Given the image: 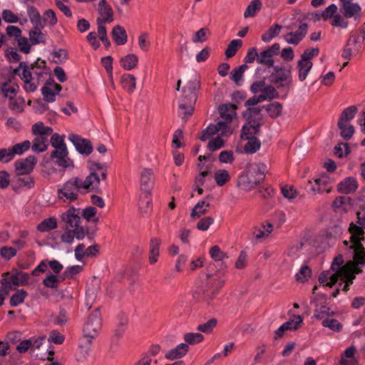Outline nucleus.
Returning <instances> with one entry per match:
<instances>
[{
  "label": "nucleus",
  "instance_id": "obj_1",
  "mask_svg": "<svg viewBox=\"0 0 365 365\" xmlns=\"http://www.w3.org/2000/svg\"><path fill=\"white\" fill-rule=\"evenodd\" d=\"M61 221L63 224V232L60 236L62 243L71 245L74 239L82 240L86 236L93 240L96 236L97 228L90 230L81 225L80 208L70 207L61 215Z\"/></svg>",
  "mask_w": 365,
  "mask_h": 365
},
{
  "label": "nucleus",
  "instance_id": "obj_2",
  "mask_svg": "<svg viewBox=\"0 0 365 365\" xmlns=\"http://www.w3.org/2000/svg\"><path fill=\"white\" fill-rule=\"evenodd\" d=\"M267 166L263 163L248 164L245 171L237 179V187L248 192L255 188L265 178Z\"/></svg>",
  "mask_w": 365,
  "mask_h": 365
},
{
  "label": "nucleus",
  "instance_id": "obj_3",
  "mask_svg": "<svg viewBox=\"0 0 365 365\" xmlns=\"http://www.w3.org/2000/svg\"><path fill=\"white\" fill-rule=\"evenodd\" d=\"M224 284V279L208 274L205 284L202 287L197 288L193 292L192 297L198 302L210 304Z\"/></svg>",
  "mask_w": 365,
  "mask_h": 365
},
{
  "label": "nucleus",
  "instance_id": "obj_4",
  "mask_svg": "<svg viewBox=\"0 0 365 365\" xmlns=\"http://www.w3.org/2000/svg\"><path fill=\"white\" fill-rule=\"evenodd\" d=\"M102 322L98 309H96L87 318L83 327V336L89 343L95 339L101 330Z\"/></svg>",
  "mask_w": 365,
  "mask_h": 365
},
{
  "label": "nucleus",
  "instance_id": "obj_5",
  "mask_svg": "<svg viewBox=\"0 0 365 365\" xmlns=\"http://www.w3.org/2000/svg\"><path fill=\"white\" fill-rule=\"evenodd\" d=\"M79 182L80 178L77 177L66 181L61 188L58 189V197L65 202L76 200L78 197V192L83 189Z\"/></svg>",
  "mask_w": 365,
  "mask_h": 365
},
{
  "label": "nucleus",
  "instance_id": "obj_6",
  "mask_svg": "<svg viewBox=\"0 0 365 365\" xmlns=\"http://www.w3.org/2000/svg\"><path fill=\"white\" fill-rule=\"evenodd\" d=\"M200 88V79L197 75H190L187 77V81L182 88V97L184 100L190 101L188 109L192 110V104H195L197 99V93Z\"/></svg>",
  "mask_w": 365,
  "mask_h": 365
},
{
  "label": "nucleus",
  "instance_id": "obj_7",
  "mask_svg": "<svg viewBox=\"0 0 365 365\" xmlns=\"http://www.w3.org/2000/svg\"><path fill=\"white\" fill-rule=\"evenodd\" d=\"M280 44L278 43H275L273 45L266 48L264 50L259 53L257 63L264 66L267 68L274 67V56L279 55L280 52Z\"/></svg>",
  "mask_w": 365,
  "mask_h": 365
},
{
  "label": "nucleus",
  "instance_id": "obj_8",
  "mask_svg": "<svg viewBox=\"0 0 365 365\" xmlns=\"http://www.w3.org/2000/svg\"><path fill=\"white\" fill-rule=\"evenodd\" d=\"M219 133L222 136H228L232 133V128L230 125H227L225 123L217 121L216 124H210L207 126L200 136V139L205 141L212 135Z\"/></svg>",
  "mask_w": 365,
  "mask_h": 365
},
{
  "label": "nucleus",
  "instance_id": "obj_9",
  "mask_svg": "<svg viewBox=\"0 0 365 365\" xmlns=\"http://www.w3.org/2000/svg\"><path fill=\"white\" fill-rule=\"evenodd\" d=\"M51 158L56 159V163L59 167L63 168L73 167V160L68 158V152L66 146L54 149L51 153Z\"/></svg>",
  "mask_w": 365,
  "mask_h": 365
},
{
  "label": "nucleus",
  "instance_id": "obj_10",
  "mask_svg": "<svg viewBox=\"0 0 365 365\" xmlns=\"http://www.w3.org/2000/svg\"><path fill=\"white\" fill-rule=\"evenodd\" d=\"M36 163L37 158L34 155H29L25 159H21L16 161L14 163V166L16 175H29L33 171Z\"/></svg>",
  "mask_w": 365,
  "mask_h": 365
},
{
  "label": "nucleus",
  "instance_id": "obj_11",
  "mask_svg": "<svg viewBox=\"0 0 365 365\" xmlns=\"http://www.w3.org/2000/svg\"><path fill=\"white\" fill-rule=\"evenodd\" d=\"M139 182L140 190L150 194L155 185L154 171L151 168H143L140 173Z\"/></svg>",
  "mask_w": 365,
  "mask_h": 365
},
{
  "label": "nucleus",
  "instance_id": "obj_12",
  "mask_svg": "<svg viewBox=\"0 0 365 365\" xmlns=\"http://www.w3.org/2000/svg\"><path fill=\"white\" fill-rule=\"evenodd\" d=\"M341 4V12L345 18H354L355 19L361 17V7L354 0H339Z\"/></svg>",
  "mask_w": 365,
  "mask_h": 365
},
{
  "label": "nucleus",
  "instance_id": "obj_13",
  "mask_svg": "<svg viewBox=\"0 0 365 365\" xmlns=\"http://www.w3.org/2000/svg\"><path fill=\"white\" fill-rule=\"evenodd\" d=\"M274 73L270 76L271 81L279 83L280 86H288L291 83V68L286 69L278 66L273 67Z\"/></svg>",
  "mask_w": 365,
  "mask_h": 365
},
{
  "label": "nucleus",
  "instance_id": "obj_14",
  "mask_svg": "<svg viewBox=\"0 0 365 365\" xmlns=\"http://www.w3.org/2000/svg\"><path fill=\"white\" fill-rule=\"evenodd\" d=\"M68 139L73 143L76 149L82 155H89L93 151L91 141L76 134H71Z\"/></svg>",
  "mask_w": 365,
  "mask_h": 365
},
{
  "label": "nucleus",
  "instance_id": "obj_15",
  "mask_svg": "<svg viewBox=\"0 0 365 365\" xmlns=\"http://www.w3.org/2000/svg\"><path fill=\"white\" fill-rule=\"evenodd\" d=\"M308 24L301 23L297 31H290L284 36V40L289 44L297 45L306 36L308 31Z\"/></svg>",
  "mask_w": 365,
  "mask_h": 365
},
{
  "label": "nucleus",
  "instance_id": "obj_16",
  "mask_svg": "<svg viewBox=\"0 0 365 365\" xmlns=\"http://www.w3.org/2000/svg\"><path fill=\"white\" fill-rule=\"evenodd\" d=\"M262 124L259 120L247 121L241 131L240 137L242 140L255 138L256 135L260 133V127Z\"/></svg>",
  "mask_w": 365,
  "mask_h": 365
},
{
  "label": "nucleus",
  "instance_id": "obj_17",
  "mask_svg": "<svg viewBox=\"0 0 365 365\" xmlns=\"http://www.w3.org/2000/svg\"><path fill=\"white\" fill-rule=\"evenodd\" d=\"M236 108L237 106L234 104H222L219 106L218 110L222 120L218 121L224 123L227 125H230V123L236 117Z\"/></svg>",
  "mask_w": 365,
  "mask_h": 365
},
{
  "label": "nucleus",
  "instance_id": "obj_18",
  "mask_svg": "<svg viewBox=\"0 0 365 365\" xmlns=\"http://www.w3.org/2000/svg\"><path fill=\"white\" fill-rule=\"evenodd\" d=\"M98 13L101 20L103 23H110L113 21V12L112 8L107 4L106 0H101L98 3Z\"/></svg>",
  "mask_w": 365,
  "mask_h": 365
},
{
  "label": "nucleus",
  "instance_id": "obj_19",
  "mask_svg": "<svg viewBox=\"0 0 365 365\" xmlns=\"http://www.w3.org/2000/svg\"><path fill=\"white\" fill-rule=\"evenodd\" d=\"M20 78L24 82L23 88L27 93H33L36 91L40 85L38 80L36 78V76H33L32 72L26 75H21Z\"/></svg>",
  "mask_w": 365,
  "mask_h": 365
},
{
  "label": "nucleus",
  "instance_id": "obj_20",
  "mask_svg": "<svg viewBox=\"0 0 365 365\" xmlns=\"http://www.w3.org/2000/svg\"><path fill=\"white\" fill-rule=\"evenodd\" d=\"M189 351V346L187 344L181 343L175 348L169 350L165 357L169 360H175L183 357Z\"/></svg>",
  "mask_w": 365,
  "mask_h": 365
},
{
  "label": "nucleus",
  "instance_id": "obj_21",
  "mask_svg": "<svg viewBox=\"0 0 365 365\" xmlns=\"http://www.w3.org/2000/svg\"><path fill=\"white\" fill-rule=\"evenodd\" d=\"M357 187L356 180L353 178L349 177L338 185L337 190L339 192L350 194L355 192Z\"/></svg>",
  "mask_w": 365,
  "mask_h": 365
},
{
  "label": "nucleus",
  "instance_id": "obj_22",
  "mask_svg": "<svg viewBox=\"0 0 365 365\" xmlns=\"http://www.w3.org/2000/svg\"><path fill=\"white\" fill-rule=\"evenodd\" d=\"M11 80L10 78L4 81L0 84V90L4 97L13 100L14 97L17 93L19 86L17 84L11 85Z\"/></svg>",
  "mask_w": 365,
  "mask_h": 365
},
{
  "label": "nucleus",
  "instance_id": "obj_23",
  "mask_svg": "<svg viewBox=\"0 0 365 365\" xmlns=\"http://www.w3.org/2000/svg\"><path fill=\"white\" fill-rule=\"evenodd\" d=\"M364 227L360 225H357L354 222L350 223L349 227V232L351 234L350 242L351 244L361 243V240H364Z\"/></svg>",
  "mask_w": 365,
  "mask_h": 365
},
{
  "label": "nucleus",
  "instance_id": "obj_24",
  "mask_svg": "<svg viewBox=\"0 0 365 365\" xmlns=\"http://www.w3.org/2000/svg\"><path fill=\"white\" fill-rule=\"evenodd\" d=\"M161 240L159 238L153 237L150 241V250H149V262L155 264L157 262L160 255V246Z\"/></svg>",
  "mask_w": 365,
  "mask_h": 365
},
{
  "label": "nucleus",
  "instance_id": "obj_25",
  "mask_svg": "<svg viewBox=\"0 0 365 365\" xmlns=\"http://www.w3.org/2000/svg\"><path fill=\"white\" fill-rule=\"evenodd\" d=\"M349 248L354 250L353 262L365 265V248L362 243L351 244Z\"/></svg>",
  "mask_w": 365,
  "mask_h": 365
},
{
  "label": "nucleus",
  "instance_id": "obj_26",
  "mask_svg": "<svg viewBox=\"0 0 365 365\" xmlns=\"http://www.w3.org/2000/svg\"><path fill=\"white\" fill-rule=\"evenodd\" d=\"M79 184L83 190L95 188L100 184V178L96 172H91L84 180L80 178Z\"/></svg>",
  "mask_w": 365,
  "mask_h": 365
},
{
  "label": "nucleus",
  "instance_id": "obj_27",
  "mask_svg": "<svg viewBox=\"0 0 365 365\" xmlns=\"http://www.w3.org/2000/svg\"><path fill=\"white\" fill-rule=\"evenodd\" d=\"M111 34L115 43L117 45H124L127 42L128 36L125 29L123 26L120 25L115 26L113 28Z\"/></svg>",
  "mask_w": 365,
  "mask_h": 365
},
{
  "label": "nucleus",
  "instance_id": "obj_28",
  "mask_svg": "<svg viewBox=\"0 0 365 365\" xmlns=\"http://www.w3.org/2000/svg\"><path fill=\"white\" fill-rule=\"evenodd\" d=\"M356 111L357 108L354 106L345 108L339 117L337 126L341 127L343 124L349 123V122L354 118Z\"/></svg>",
  "mask_w": 365,
  "mask_h": 365
},
{
  "label": "nucleus",
  "instance_id": "obj_29",
  "mask_svg": "<svg viewBox=\"0 0 365 365\" xmlns=\"http://www.w3.org/2000/svg\"><path fill=\"white\" fill-rule=\"evenodd\" d=\"M120 83L129 93H132L136 88V79L132 74H123L120 78Z\"/></svg>",
  "mask_w": 365,
  "mask_h": 365
},
{
  "label": "nucleus",
  "instance_id": "obj_30",
  "mask_svg": "<svg viewBox=\"0 0 365 365\" xmlns=\"http://www.w3.org/2000/svg\"><path fill=\"white\" fill-rule=\"evenodd\" d=\"M121 66L126 71L135 68L138 63V58L135 54L130 53L120 60Z\"/></svg>",
  "mask_w": 365,
  "mask_h": 365
},
{
  "label": "nucleus",
  "instance_id": "obj_31",
  "mask_svg": "<svg viewBox=\"0 0 365 365\" xmlns=\"http://www.w3.org/2000/svg\"><path fill=\"white\" fill-rule=\"evenodd\" d=\"M41 29L42 28L39 26H34L29 31V41L32 45L45 43L46 38L44 34L41 32Z\"/></svg>",
  "mask_w": 365,
  "mask_h": 365
},
{
  "label": "nucleus",
  "instance_id": "obj_32",
  "mask_svg": "<svg viewBox=\"0 0 365 365\" xmlns=\"http://www.w3.org/2000/svg\"><path fill=\"white\" fill-rule=\"evenodd\" d=\"M48 138L44 136L37 135L33 140L31 149L34 152L41 153L47 150L48 143Z\"/></svg>",
  "mask_w": 365,
  "mask_h": 365
},
{
  "label": "nucleus",
  "instance_id": "obj_33",
  "mask_svg": "<svg viewBox=\"0 0 365 365\" xmlns=\"http://www.w3.org/2000/svg\"><path fill=\"white\" fill-rule=\"evenodd\" d=\"M210 203L204 200L198 202L191 211L190 216L192 219L200 217L202 215L207 212Z\"/></svg>",
  "mask_w": 365,
  "mask_h": 365
},
{
  "label": "nucleus",
  "instance_id": "obj_34",
  "mask_svg": "<svg viewBox=\"0 0 365 365\" xmlns=\"http://www.w3.org/2000/svg\"><path fill=\"white\" fill-rule=\"evenodd\" d=\"M57 220L54 217L46 218L37 225V230L41 232H49L57 227Z\"/></svg>",
  "mask_w": 365,
  "mask_h": 365
},
{
  "label": "nucleus",
  "instance_id": "obj_35",
  "mask_svg": "<svg viewBox=\"0 0 365 365\" xmlns=\"http://www.w3.org/2000/svg\"><path fill=\"white\" fill-rule=\"evenodd\" d=\"M262 0H252L247 6L244 12V18L254 17L261 10Z\"/></svg>",
  "mask_w": 365,
  "mask_h": 365
},
{
  "label": "nucleus",
  "instance_id": "obj_36",
  "mask_svg": "<svg viewBox=\"0 0 365 365\" xmlns=\"http://www.w3.org/2000/svg\"><path fill=\"white\" fill-rule=\"evenodd\" d=\"M27 13L31 22L34 24V26H39L43 28L44 24L42 21L41 14L36 8L33 6H29Z\"/></svg>",
  "mask_w": 365,
  "mask_h": 365
},
{
  "label": "nucleus",
  "instance_id": "obj_37",
  "mask_svg": "<svg viewBox=\"0 0 365 365\" xmlns=\"http://www.w3.org/2000/svg\"><path fill=\"white\" fill-rule=\"evenodd\" d=\"M32 133L36 136L49 137L52 135L53 129L51 127L44 126L43 123H36L32 125Z\"/></svg>",
  "mask_w": 365,
  "mask_h": 365
},
{
  "label": "nucleus",
  "instance_id": "obj_38",
  "mask_svg": "<svg viewBox=\"0 0 365 365\" xmlns=\"http://www.w3.org/2000/svg\"><path fill=\"white\" fill-rule=\"evenodd\" d=\"M360 264L353 262H348L344 266L341 267V272L343 277H346L351 274L354 275L355 274H359L362 272L361 269L358 266Z\"/></svg>",
  "mask_w": 365,
  "mask_h": 365
},
{
  "label": "nucleus",
  "instance_id": "obj_39",
  "mask_svg": "<svg viewBox=\"0 0 365 365\" xmlns=\"http://www.w3.org/2000/svg\"><path fill=\"white\" fill-rule=\"evenodd\" d=\"M269 117L276 118L282 115V105L277 101L264 106Z\"/></svg>",
  "mask_w": 365,
  "mask_h": 365
},
{
  "label": "nucleus",
  "instance_id": "obj_40",
  "mask_svg": "<svg viewBox=\"0 0 365 365\" xmlns=\"http://www.w3.org/2000/svg\"><path fill=\"white\" fill-rule=\"evenodd\" d=\"M312 66V63L304 62L301 60L298 61L297 68L298 69L299 79L300 81H304L306 79Z\"/></svg>",
  "mask_w": 365,
  "mask_h": 365
},
{
  "label": "nucleus",
  "instance_id": "obj_41",
  "mask_svg": "<svg viewBox=\"0 0 365 365\" xmlns=\"http://www.w3.org/2000/svg\"><path fill=\"white\" fill-rule=\"evenodd\" d=\"M190 103V101L187 100H184L183 98H181L178 109H179V115H180L182 118H185V120L192 115L193 111H194V106L195 104H192V110H190L188 109V106Z\"/></svg>",
  "mask_w": 365,
  "mask_h": 365
},
{
  "label": "nucleus",
  "instance_id": "obj_42",
  "mask_svg": "<svg viewBox=\"0 0 365 365\" xmlns=\"http://www.w3.org/2000/svg\"><path fill=\"white\" fill-rule=\"evenodd\" d=\"M259 96L262 98V100L263 101L267 100L271 101L274 98H278L279 93L273 86L266 85Z\"/></svg>",
  "mask_w": 365,
  "mask_h": 365
},
{
  "label": "nucleus",
  "instance_id": "obj_43",
  "mask_svg": "<svg viewBox=\"0 0 365 365\" xmlns=\"http://www.w3.org/2000/svg\"><path fill=\"white\" fill-rule=\"evenodd\" d=\"M31 147V143L29 140H25L21 143H17L14 145L12 148H9L10 151V155L11 160L14 158L16 154L21 155L25 151L28 150Z\"/></svg>",
  "mask_w": 365,
  "mask_h": 365
},
{
  "label": "nucleus",
  "instance_id": "obj_44",
  "mask_svg": "<svg viewBox=\"0 0 365 365\" xmlns=\"http://www.w3.org/2000/svg\"><path fill=\"white\" fill-rule=\"evenodd\" d=\"M282 26L279 24H274V26L270 27L262 36V40L264 43H269L272 41V39L276 36H277L282 29Z\"/></svg>",
  "mask_w": 365,
  "mask_h": 365
},
{
  "label": "nucleus",
  "instance_id": "obj_45",
  "mask_svg": "<svg viewBox=\"0 0 365 365\" xmlns=\"http://www.w3.org/2000/svg\"><path fill=\"white\" fill-rule=\"evenodd\" d=\"M91 343H89L88 341L85 344H79L76 354L78 361H83L88 358L91 351Z\"/></svg>",
  "mask_w": 365,
  "mask_h": 365
},
{
  "label": "nucleus",
  "instance_id": "obj_46",
  "mask_svg": "<svg viewBox=\"0 0 365 365\" xmlns=\"http://www.w3.org/2000/svg\"><path fill=\"white\" fill-rule=\"evenodd\" d=\"M242 46V41L240 39L232 40L227 46L225 55L227 58H232L237 50Z\"/></svg>",
  "mask_w": 365,
  "mask_h": 365
},
{
  "label": "nucleus",
  "instance_id": "obj_47",
  "mask_svg": "<svg viewBox=\"0 0 365 365\" xmlns=\"http://www.w3.org/2000/svg\"><path fill=\"white\" fill-rule=\"evenodd\" d=\"M334 314V312L331 311L329 307L325 305H322L320 307L314 309V317L323 321L324 319H328V317Z\"/></svg>",
  "mask_w": 365,
  "mask_h": 365
},
{
  "label": "nucleus",
  "instance_id": "obj_48",
  "mask_svg": "<svg viewBox=\"0 0 365 365\" xmlns=\"http://www.w3.org/2000/svg\"><path fill=\"white\" fill-rule=\"evenodd\" d=\"M246 140H247V143L244 146L245 153L252 154L259 150L261 142L257 138L247 139Z\"/></svg>",
  "mask_w": 365,
  "mask_h": 365
},
{
  "label": "nucleus",
  "instance_id": "obj_49",
  "mask_svg": "<svg viewBox=\"0 0 365 365\" xmlns=\"http://www.w3.org/2000/svg\"><path fill=\"white\" fill-rule=\"evenodd\" d=\"M247 68V66L246 64H242L234 68L230 73V79L233 81L237 85H238L239 82L241 81L242 78L243 73H245Z\"/></svg>",
  "mask_w": 365,
  "mask_h": 365
},
{
  "label": "nucleus",
  "instance_id": "obj_50",
  "mask_svg": "<svg viewBox=\"0 0 365 365\" xmlns=\"http://www.w3.org/2000/svg\"><path fill=\"white\" fill-rule=\"evenodd\" d=\"M262 108L263 107L260 106L248 108L247 110L244 112L243 116L247 118V121L259 120L260 122L261 118L256 119L255 117L261 113Z\"/></svg>",
  "mask_w": 365,
  "mask_h": 365
},
{
  "label": "nucleus",
  "instance_id": "obj_51",
  "mask_svg": "<svg viewBox=\"0 0 365 365\" xmlns=\"http://www.w3.org/2000/svg\"><path fill=\"white\" fill-rule=\"evenodd\" d=\"M214 178L218 186H222L230 180V176L227 170H220L215 173Z\"/></svg>",
  "mask_w": 365,
  "mask_h": 365
},
{
  "label": "nucleus",
  "instance_id": "obj_52",
  "mask_svg": "<svg viewBox=\"0 0 365 365\" xmlns=\"http://www.w3.org/2000/svg\"><path fill=\"white\" fill-rule=\"evenodd\" d=\"M128 324V319L125 317L120 319L119 322L115 327V329L114 330V334L113 336V339H119L121 338L123 335V334L125 331L126 327Z\"/></svg>",
  "mask_w": 365,
  "mask_h": 365
},
{
  "label": "nucleus",
  "instance_id": "obj_53",
  "mask_svg": "<svg viewBox=\"0 0 365 365\" xmlns=\"http://www.w3.org/2000/svg\"><path fill=\"white\" fill-rule=\"evenodd\" d=\"M17 182L20 187H25L28 189L33 188L35 185V180L32 176L26 175H18Z\"/></svg>",
  "mask_w": 365,
  "mask_h": 365
},
{
  "label": "nucleus",
  "instance_id": "obj_54",
  "mask_svg": "<svg viewBox=\"0 0 365 365\" xmlns=\"http://www.w3.org/2000/svg\"><path fill=\"white\" fill-rule=\"evenodd\" d=\"M51 83L47 81L46 85L42 87L41 93L43 97V100L48 103L54 102L56 100V93L52 91L51 88L48 86Z\"/></svg>",
  "mask_w": 365,
  "mask_h": 365
},
{
  "label": "nucleus",
  "instance_id": "obj_55",
  "mask_svg": "<svg viewBox=\"0 0 365 365\" xmlns=\"http://www.w3.org/2000/svg\"><path fill=\"white\" fill-rule=\"evenodd\" d=\"M53 317L54 319V323L58 326H63L68 321V312L63 308H60L58 313L53 314Z\"/></svg>",
  "mask_w": 365,
  "mask_h": 365
},
{
  "label": "nucleus",
  "instance_id": "obj_56",
  "mask_svg": "<svg viewBox=\"0 0 365 365\" xmlns=\"http://www.w3.org/2000/svg\"><path fill=\"white\" fill-rule=\"evenodd\" d=\"M27 293L24 289L18 290L15 294H14L10 299V304L11 307H16L19 304L24 302V299L26 298Z\"/></svg>",
  "mask_w": 365,
  "mask_h": 365
},
{
  "label": "nucleus",
  "instance_id": "obj_57",
  "mask_svg": "<svg viewBox=\"0 0 365 365\" xmlns=\"http://www.w3.org/2000/svg\"><path fill=\"white\" fill-rule=\"evenodd\" d=\"M311 269L308 266H303L296 274V280L299 282L304 283L311 277Z\"/></svg>",
  "mask_w": 365,
  "mask_h": 365
},
{
  "label": "nucleus",
  "instance_id": "obj_58",
  "mask_svg": "<svg viewBox=\"0 0 365 365\" xmlns=\"http://www.w3.org/2000/svg\"><path fill=\"white\" fill-rule=\"evenodd\" d=\"M204 336L200 333H187L184 335L185 344H195L202 341Z\"/></svg>",
  "mask_w": 365,
  "mask_h": 365
},
{
  "label": "nucleus",
  "instance_id": "obj_59",
  "mask_svg": "<svg viewBox=\"0 0 365 365\" xmlns=\"http://www.w3.org/2000/svg\"><path fill=\"white\" fill-rule=\"evenodd\" d=\"M319 53V49L318 48H307L301 55L300 60L304 62L312 63V59L317 56Z\"/></svg>",
  "mask_w": 365,
  "mask_h": 365
},
{
  "label": "nucleus",
  "instance_id": "obj_60",
  "mask_svg": "<svg viewBox=\"0 0 365 365\" xmlns=\"http://www.w3.org/2000/svg\"><path fill=\"white\" fill-rule=\"evenodd\" d=\"M210 32L207 28H202L196 31L193 36L192 41L194 43H202L207 39Z\"/></svg>",
  "mask_w": 365,
  "mask_h": 365
},
{
  "label": "nucleus",
  "instance_id": "obj_61",
  "mask_svg": "<svg viewBox=\"0 0 365 365\" xmlns=\"http://www.w3.org/2000/svg\"><path fill=\"white\" fill-rule=\"evenodd\" d=\"M341 130V136L344 140H349L354 133V128L349 123L343 124L341 127H338Z\"/></svg>",
  "mask_w": 365,
  "mask_h": 365
},
{
  "label": "nucleus",
  "instance_id": "obj_62",
  "mask_svg": "<svg viewBox=\"0 0 365 365\" xmlns=\"http://www.w3.org/2000/svg\"><path fill=\"white\" fill-rule=\"evenodd\" d=\"M210 255L214 260L219 262L222 261L223 259L228 257L227 255L222 252L217 245H215L210 248Z\"/></svg>",
  "mask_w": 365,
  "mask_h": 365
},
{
  "label": "nucleus",
  "instance_id": "obj_63",
  "mask_svg": "<svg viewBox=\"0 0 365 365\" xmlns=\"http://www.w3.org/2000/svg\"><path fill=\"white\" fill-rule=\"evenodd\" d=\"M322 324L323 327H328L334 331H339L342 328L341 324L339 323L338 320L334 319H324L322 321Z\"/></svg>",
  "mask_w": 365,
  "mask_h": 365
},
{
  "label": "nucleus",
  "instance_id": "obj_64",
  "mask_svg": "<svg viewBox=\"0 0 365 365\" xmlns=\"http://www.w3.org/2000/svg\"><path fill=\"white\" fill-rule=\"evenodd\" d=\"M217 321L216 319H211L207 322L200 324L197 329L203 333L209 334L212 332L213 329L216 327Z\"/></svg>",
  "mask_w": 365,
  "mask_h": 365
}]
</instances>
